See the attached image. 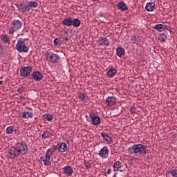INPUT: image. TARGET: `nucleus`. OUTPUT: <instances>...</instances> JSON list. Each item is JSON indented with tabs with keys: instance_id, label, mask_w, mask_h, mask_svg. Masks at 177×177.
<instances>
[{
	"instance_id": "1",
	"label": "nucleus",
	"mask_w": 177,
	"mask_h": 177,
	"mask_svg": "<svg viewBox=\"0 0 177 177\" xmlns=\"http://www.w3.org/2000/svg\"><path fill=\"white\" fill-rule=\"evenodd\" d=\"M128 151L130 154H139L140 156H145V154L147 153V148L145 145L138 144L129 147Z\"/></svg>"
},
{
	"instance_id": "2",
	"label": "nucleus",
	"mask_w": 177,
	"mask_h": 177,
	"mask_svg": "<svg viewBox=\"0 0 177 177\" xmlns=\"http://www.w3.org/2000/svg\"><path fill=\"white\" fill-rule=\"evenodd\" d=\"M18 43L16 44V49L19 52L21 53H27L28 52V47L26 46V41L24 39H18Z\"/></svg>"
},
{
	"instance_id": "3",
	"label": "nucleus",
	"mask_w": 177,
	"mask_h": 177,
	"mask_svg": "<svg viewBox=\"0 0 177 177\" xmlns=\"http://www.w3.org/2000/svg\"><path fill=\"white\" fill-rule=\"evenodd\" d=\"M17 149L19 154H27L28 152V147L24 142H18L16 145Z\"/></svg>"
},
{
	"instance_id": "4",
	"label": "nucleus",
	"mask_w": 177,
	"mask_h": 177,
	"mask_svg": "<svg viewBox=\"0 0 177 177\" xmlns=\"http://www.w3.org/2000/svg\"><path fill=\"white\" fill-rule=\"evenodd\" d=\"M21 27H23V23L19 21V20H14L12 22V27L9 30V34L10 35L15 34V31L20 30Z\"/></svg>"
},
{
	"instance_id": "5",
	"label": "nucleus",
	"mask_w": 177,
	"mask_h": 177,
	"mask_svg": "<svg viewBox=\"0 0 177 177\" xmlns=\"http://www.w3.org/2000/svg\"><path fill=\"white\" fill-rule=\"evenodd\" d=\"M32 71V66H22L20 68V73H21V77H24L25 78H27L30 74H31Z\"/></svg>"
},
{
	"instance_id": "6",
	"label": "nucleus",
	"mask_w": 177,
	"mask_h": 177,
	"mask_svg": "<svg viewBox=\"0 0 177 177\" xmlns=\"http://www.w3.org/2000/svg\"><path fill=\"white\" fill-rule=\"evenodd\" d=\"M20 156V153L16 147H12L8 151V157L11 158V160H15V158H17Z\"/></svg>"
},
{
	"instance_id": "7",
	"label": "nucleus",
	"mask_w": 177,
	"mask_h": 177,
	"mask_svg": "<svg viewBox=\"0 0 177 177\" xmlns=\"http://www.w3.org/2000/svg\"><path fill=\"white\" fill-rule=\"evenodd\" d=\"M17 8H18L19 13H26V12H28L27 1L17 4Z\"/></svg>"
},
{
	"instance_id": "8",
	"label": "nucleus",
	"mask_w": 177,
	"mask_h": 177,
	"mask_svg": "<svg viewBox=\"0 0 177 177\" xmlns=\"http://www.w3.org/2000/svg\"><path fill=\"white\" fill-rule=\"evenodd\" d=\"M90 118L92 120L93 125H99L100 124V118L95 115V113H90Z\"/></svg>"
},
{
	"instance_id": "9",
	"label": "nucleus",
	"mask_w": 177,
	"mask_h": 177,
	"mask_svg": "<svg viewBox=\"0 0 177 177\" xmlns=\"http://www.w3.org/2000/svg\"><path fill=\"white\" fill-rule=\"evenodd\" d=\"M32 78L35 81H41L42 78H44V75L39 71H35L32 73Z\"/></svg>"
},
{
	"instance_id": "10",
	"label": "nucleus",
	"mask_w": 177,
	"mask_h": 177,
	"mask_svg": "<svg viewBox=\"0 0 177 177\" xmlns=\"http://www.w3.org/2000/svg\"><path fill=\"white\" fill-rule=\"evenodd\" d=\"M48 60L50 63H53V64H57V63H59V60H60V56L57 54H53L49 57Z\"/></svg>"
},
{
	"instance_id": "11",
	"label": "nucleus",
	"mask_w": 177,
	"mask_h": 177,
	"mask_svg": "<svg viewBox=\"0 0 177 177\" xmlns=\"http://www.w3.org/2000/svg\"><path fill=\"white\" fill-rule=\"evenodd\" d=\"M57 146L60 153H64L67 151V144L66 142H59Z\"/></svg>"
},
{
	"instance_id": "12",
	"label": "nucleus",
	"mask_w": 177,
	"mask_h": 177,
	"mask_svg": "<svg viewBox=\"0 0 177 177\" xmlns=\"http://www.w3.org/2000/svg\"><path fill=\"white\" fill-rule=\"evenodd\" d=\"M131 41L133 44H136V45H139L140 42H143V37L139 35H135L131 37Z\"/></svg>"
},
{
	"instance_id": "13",
	"label": "nucleus",
	"mask_w": 177,
	"mask_h": 177,
	"mask_svg": "<svg viewBox=\"0 0 177 177\" xmlns=\"http://www.w3.org/2000/svg\"><path fill=\"white\" fill-rule=\"evenodd\" d=\"M98 44L100 45L101 46H109V40L106 38L104 37H100V39L97 41Z\"/></svg>"
},
{
	"instance_id": "14",
	"label": "nucleus",
	"mask_w": 177,
	"mask_h": 177,
	"mask_svg": "<svg viewBox=\"0 0 177 177\" xmlns=\"http://www.w3.org/2000/svg\"><path fill=\"white\" fill-rule=\"evenodd\" d=\"M56 150H57V145H53L50 148H49L46 151V154L52 157V156L53 155V153H55V151H56Z\"/></svg>"
},
{
	"instance_id": "15",
	"label": "nucleus",
	"mask_w": 177,
	"mask_h": 177,
	"mask_svg": "<svg viewBox=\"0 0 177 177\" xmlns=\"http://www.w3.org/2000/svg\"><path fill=\"white\" fill-rule=\"evenodd\" d=\"M52 156L48 155L46 153L45 158L43 159V162L44 165H46V167H49L50 164H52V161H50V158Z\"/></svg>"
},
{
	"instance_id": "16",
	"label": "nucleus",
	"mask_w": 177,
	"mask_h": 177,
	"mask_svg": "<svg viewBox=\"0 0 177 177\" xmlns=\"http://www.w3.org/2000/svg\"><path fill=\"white\" fill-rule=\"evenodd\" d=\"M28 6V12L31 10L32 8H37L38 6V3L37 1H26Z\"/></svg>"
},
{
	"instance_id": "17",
	"label": "nucleus",
	"mask_w": 177,
	"mask_h": 177,
	"mask_svg": "<svg viewBox=\"0 0 177 177\" xmlns=\"http://www.w3.org/2000/svg\"><path fill=\"white\" fill-rule=\"evenodd\" d=\"M64 172L66 174V175H68V176H71L73 175V172H74V170H73V168L70 166H66L64 168Z\"/></svg>"
},
{
	"instance_id": "18",
	"label": "nucleus",
	"mask_w": 177,
	"mask_h": 177,
	"mask_svg": "<svg viewBox=\"0 0 177 177\" xmlns=\"http://www.w3.org/2000/svg\"><path fill=\"white\" fill-rule=\"evenodd\" d=\"M106 104H107V106H114V104H115V99L114 97H108L106 100Z\"/></svg>"
},
{
	"instance_id": "19",
	"label": "nucleus",
	"mask_w": 177,
	"mask_h": 177,
	"mask_svg": "<svg viewBox=\"0 0 177 177\" xmlns=\"http://www.w3.org/2000/svg\"><path fill=\"white\" fill-rule=\"evenodd\" d=\"M98 154L100 157H104L106 154H109V149H107V147H103V148L99 151Z\"/></svg>"
},
{
	"instance_id": "20",
	"label": "nucleus",
	"mask_w": 177,
	"mask_h": 177,
	"mask_svg": "<svg viewBox=\"0 0 177 177\" xmlns=\"http://www.w3.org/2000/svg\"><path fill=\"white\" fill-rule=\"evenodd\" d=\"M156 8V4L154 3H147L145 9L147 12H153Z\"/></svg>"
},
{
	"instance_id": "21",
	"label": "nucleus",
	"mask_w": 177,
	"mask_h": 177,
	"mask_svg": "<svg viewBox=\"0 0 177 177\" xmlns=\"http://www.w3.org/2000/svg\"><path fill=\"white\" fill-rule=\"evenodd\" d=\"M62 24L64 26H67V27H70V26H73V19L71 17L66 18L63 20Z\"/></svg>"
},
{
	"instance_id": "22",
	"label": "nucleus",
	"mask_w": 177,
	"mask_h": 177,
	"mask_svg": "<svg viewBox=\"0 0 177 177\" xmlns=\"http://www.w3.org/2000/svg\"><path fill=\"white\" fill-rule=\"evenodd\" d=\"M118 9H120V10H128V6L124 1H120L118 3Z\"/></svg>"
},
{
	"instance_id": "23",
	"label": "nucleus",
	"mask_w": 177,
	"mask_h": 177,
	"mask_svg": "<svg viewBox=\"0 0 177 177\" xmlns=\"http://www.w3.org/2000/svg\"><path fill=\"white\" fill-rule=\"evenodd\" d=\"M121 167H122V164L120 161H117L113 165V171H115V172H118V171H120Z\"/></svg>"
},
{
	"instance_id": "24",
	"label": "nucleus",
	"mask_w": 177,
	"mask_h": 177,
	"mask_svg": "<svg viewBox=\"0 0 177 177\" xmlns=\"http://www.w3.org/2000/svg\"><path fill=\"white\" fill-rule=\"evenodd\" d=\"M116 53L119 57H122L125 54V50L122 47H119L116 49Z\"/></svg>"
},
{
	"instance_id": "25",
	"label": "nucleus",
	"mask_w": 177,
	"mask_h": 177,
	"mask_svg": "<svg viewBox=\"0 0 177 177\" xmlns=\"http://www.w3.org/2000/svg\"><path fill=\"white\" fill-rule=\"evenodd\" d=\"M115 73H117V71L115 69H109L107 72V77L109 78H113L115 75Z\"/></svg>"
},
{
	"instance_id": "26",
	"label": "nucleus",
	"mask_w": 177,
	"mask_h": 177,
	"mask_svg": "<svg viewBox=\"0 0 177 177\" xmlns=\"http://www.w3.org/2000/svg\"><path fill=\"white\" fill-rule=\"evenodd\" d=\"M72 26L73 27H80L81 26V21L78 19H74L72 20Z\"/></svg>"
},
{
	"instance_id": "27",
	"label": "nucleus",
	"mask_w": 177,
	"mask_h": 177,
	"mask_svg": "<svg viewBox=\"0 0 177 177\" xmlns=\"http://www.w3.org/2000/svg\"><path fill=\"white\" fill-rule=\"evenodd\" d=\"M32 113H29V112H23L21 117L22 118H32Z\"/></svg>"
},
{
	"instance_id": "28",
	"label": "nucleus",
	"mask_w": 177,
	"mask_h": 177,
	"mask_svg": "<svg viewBox=\"0 0 177 177\" xmlns=\"http://www.w3.org/2000/svg\"><path fill=\"white\" fill-rule=\"evenodd\" d=\"M101 136L103 138V139L105 142H111V138L106 133H101Z\"/></svg>"
},
{
	"instance_id": "29",
	"label": "nucleus",
	"mask_w": 177,
	"mask_h": 177,
	"mask_svg": "<svg viewBox=\"0 0 177 177\" xmlns=\"http://www.w3.org/2000/svg\"><path fill=\"white\" fill-rule=\"evenodd\" d=\"M50 136H52V134L48 131H44L41 135V138H43V139H48V138H50Z\"/></svg>"
},
{
	"instance_id": "30",
	"label": "nucleus",
	"mask_w": 177,
	"mask_h": 177,
	"mask_svg": "<svg viewBox=\"0 0 177 177\" xmlns=\"http://www.w3.org/2000/svg\"><path fill=\"white\" fill-rule=\"evenodd\" d=\"M1 38L4 44H9V42H10V40H9V37H8L6 35H2L1 36Z\"/></svg>"
},
{
	"instance_id": "31",
	"label": "nucleus",
	"mask_w": 177,
	"mask_h": 177,
	"mask_svg": "<svg viewBox=\"0 0 177 177\" xmlns=\"http://www.w3.org/2000/svg\"><path fill=\"white\" fill-rule=\"evenodd\" d=\"M155 30H158V31H164V25L163 24H157L153 26Z\"/></svg>"
},
{
	"instance_id": "32",
	"label": "nucleus",
	"mask_w": 177,
	"mask_h": 177,
	"mask_svg": "<svg viewBox=\"0 0 177 177\" xmlns=\"http://www.w3.org/2000/svg\"><path fill=\"white\" fill-rule=\"evenodd\" d=\"M158 39L160 41L165 42L167 40V35H165V34H160L158 37Z\"/></svg>"
},
{
	"instance_id": "33",
	"label": "nucleus",
	"mask_w": 177,
	"mask_h": 177,
	"mask_svg": "<svg viewBox=\"0 0 177 177\" xmlns=\"http://www.w3.org/2000/svg\"><path fill=\"white\" fill-rule=\"evenodd\" d=\"M54 45L55 46H60V45H62V41L58 38H55L54 39Z\"/></svg>"
},
{
	"instance_id": "34",
	"label": "nucleus",
	"mask_w": 177,
	"mask_h": 177,
	"mask_svg": "<svg viewBox=\"0 0 177 177\" xmlns=\"http://www.w3.org/2000/svg\"><path fill=\"white\" fill-rule=\"evenodd\" d=\"M13 127H9L6 129V133L7 135H10V133H13Z\"/></svg>"
},
{
	"instance_id": "35",
	"label": "nucleus",
	"mask_w": 177,
	"mask_h": 177,
	"mask_svg": "<svg viewBox=\"0 0 177 177\" xmlns=\"http://www.w3.org/2000/svg\"><path fill=\"white\" fill-rule=\"evenodd\" d=\"M130 113L131 114H136V108L135 106H131L130 109Z\"/></svg>"
},
{
	"instance_id": "36",
	"label": "nucleus",
	"mask_w": 177,
	"mask_h": 177,
	"mask_svg": "<svg viewBox=\"0 0 177 177\" xmlns=\"http://www.w3.org/2000/svg\"><path fill=\"white\" fill-rule=\"evenodd\" d=\"M45 118L46 121H52V120H53V116L52 115L48 114Z\"/></svg>"
},
{
	"instance_id": "37",
	"label": "nucleus",
	"mask_w": 177,
	"mask_h": 177,
	"mask_svg": "<svg viewBox=\"0 0 177 177\" xmlns=\"http://www.w3.org/2000/svg\"><path fill=\"white\" fill-rule=\"evenodd\" d=\"M84 165H85L86 168H87V169L91 168V167H92L91 163L88 161H84Z\"/></svg>"
},
{
	"instance_id": "38",
	"label": "nucleus",
	"mask_w": 177,
	"mask_h": 177,
	"mask_svg": "<svg viewBox=\"0 0 177 177\" xmlns=\"http://www.w3.org/2000/svg\"><path fill=\"white\" fill-rule=\"evenodd\" d=\"M78 97H79V99H80V100H84V99H85V94H84V93H80L79 95H78Z\"/></svg>"
},
{
	"instance_id": "39",
	"label": "nucleus",
	"mask_w": 177,
	"mask_h": 177,
	"mask_svg": "<svg viewBox=\"0 0 177 177\" xmlns=\"http://www.w3.org/2000/svg\"><path fill=\"white\" fill-rule=\"evenodd\" d=\"M24 91V88L23 86L19 87V88L17 89L18 93H23Z\"/></svg>"
},
{
	"instance_id": "40",
	"label": "nucleus",
	"mask_w": 177,
	"mask_h": 177,
	"mask_svg": "<svg viewBox=\"0 0 177 177\" xmlns=\"http://www.w3.org/2000/svg\"><path fill=\"white\" fill-rule=\"evenodd\" d=\"M171 175H173L174 177H177V170H173L171 171Z\"/></svg>"
},
{
	"instance_id": "41",
	"label": "nucleus",
	"mask_w": 177,
	"mask_h": 177,
	"mask_svg": "<svg viewBox=\"0 0 177 177\" xmlns=\"http://www.w3.org/2000/svg\"><path fill=\"white\" fill-rule=\"evenodd\" d=\"M164 30H167V31H171V27L168 26H163Z\"/></svg>"
},
{
	"instance_id": "42",
	"label": "nucleus",
	"mask_w": 177,
	"mask_h": 177,
	"mask_svg": "<svg viewBox=\"0 0 177 177\" xmlns=\"http://www.w3.org/2000/svg\"><path fill=\"white\" fill-rule=\"evenodd\" d=\"M1 53H3V48H2V46L0 44V55Z\"/></svg>"
},
{
	"instance_id": "43",
	"label": "nucleus",
	"mask_w": 177,
	"mask_h": 177,
	"mask_svg": "<svg viewBox=\"0 0 177 177\" xmlns=\"http://www.w3.org/2000/svg\"><path fill=\"white\" fill-rule=\"evenodd\" d=\"M106 174H111V169H109L106 171Z\"/></svg>"
},
{
	"instance_id": "44",
	"label": "nucleus",
	"mask_w": 177,
	"mask_h": 177,
	"mask_svg": "<svg viewBox=\"0 0 177 177\" xmlns=\"http://www.w3.org/2000/svg\"><path fill=\"white\" fill-rule=\"evenodd\" d=\"M64 39L65 41H68V37H65Z\"/></svg>"
},
{
	"instance_id": "45",
	"label": "nucleus",
	"mask_w": 177,
	"mask_h": 177,
	"mask_svg": "<svg viewBox=\"0 0 177 177\" xmlns=\"http://www.w3.org/2000/svg\"><path fill=\"white\" fill-rule=\"evenodd\" d=\"M113 177H117V173H115Z\"/></svg>"
},
{
	"instance_id": "46",
	"label": "nucleus",
	"mask_w": 177,
	"mask_h": 177,
	"mask_svg": "<svg viewBox=\"0 0 177 177\" xmlns=\"http://www.w3.org/2000/svg\"><path fill=\"white\" fill-rule=\"evenodd\" d=\"M2 84H3V82L0 81V85H2Z\"/></svg>"
},
{
	"instance_id": "47",
	"label": "nucleus",
	"mask_w": 177,
	"mask_h": 177,
	"mask_svg": "<svg viewBox=\"0 0 177 177\" xmlns=\"http://www.w3.org/2000/svg\"><path fill=\"white\" fill-rule=\"evenodd\" d=\"M51 161H52V162H54V160H52Z\"/></svg>"
}]
</instances>
